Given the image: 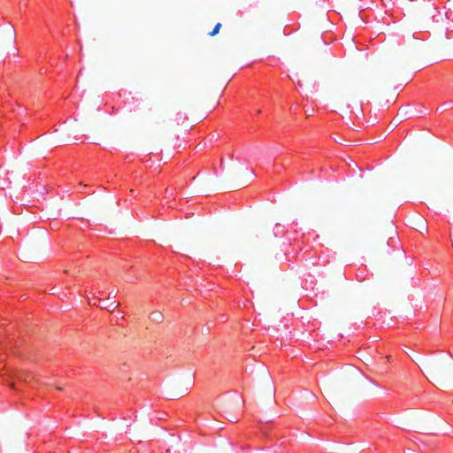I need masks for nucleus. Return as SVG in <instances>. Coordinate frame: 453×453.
<instances>
[{"label": "nucleus", "instance_id": "1", "mask_svg": "<svg viewBox=\"0 0 453 453\" xmlns=\"http://www.w3.org/2000/svg\"><path fill=\"white\" fill-rule=\"evenodd\" d=\"M150 319L155 322H160L163 319V315L159 311H154L150 316Z\"/></svg>", "mask_w": 453, "mask_h": 453}, {"label": "nucleus", "instance_id": "2", "mask_svg": "<svg viewBox=\"0 0 453 453\" xmlns=\"http://www.w3.org/2000/svg\"><path fill=\"white\" fill-rule=\"evenodd\" d=\"M220 27H221V24L220 23H217L216 26L214 27V28L212 29V31H211L209 33V35H211V36L216 35L219 33Z\"/></svg>", "mask_w": 453, "mask_h": 453}, {"label": "nucleus", "instance_id": "3", "mask_svg": "<svg viewBox=\"0 0 453 453\" xmlns=\"http://www.w3.org/2000/svg\"><path fill=\"white\" fill-rule=\"evenodd\" d=\"M98 300H99V303H98V305H99V306H101L102 308L108 309V308H110V307L116 308V307L118 306V303H116V302H115V301H113L112 303H111L109 305L103 306V305L101 304V303H102L101 297H98Z\"/></svg>", "mask_w": 453, "mask_h": 453}, {"label": "nucleus", "instance_id": "4", "mask_svg": "<svg viewBox=\"0 0 453 453\" xmlns=\"http://www.w3.org/2000/svg\"><path fill=\"white\" fill-rule=\"evenodd\" d=\"M281 227L282 226L280 224L275 225L274 229H273L275 236H279V235L282 234Z\"/></svg>", "mask_w": 453, "mask_h": 453}, {"label": "nucleus", "instance_id": "5", "mask_svg": "<svg viewBox=\"0 0 453 453\" xmlns=\"http://www.w3.org/2000/svg\"><path fill=\"white\" fill-rule=\"evenodd\" d=\"M111 294L110 293L109 296H108V300H111V298H112V296H111Z\"/></svg>", "mask_w": 453, "mask_h": 453}, {"label": "nucleus", "instance_id": "6", "mask_svg": "<svg viewBox=\"0 0 453 453\" xmlns=\"http://www.w3.org/2000/svg\"><path fill=\"white\" fill-rule=\"evenodd\" d=\"M111 294L110 293L109 296H108V300H111V298H112V296H111Z\"/></svg>", "mask_w": 453, "mask_h": 453}]
</instances>
